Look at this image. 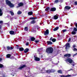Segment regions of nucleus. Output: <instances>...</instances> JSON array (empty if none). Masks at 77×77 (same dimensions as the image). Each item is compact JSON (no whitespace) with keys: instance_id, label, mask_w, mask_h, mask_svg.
<instances>
[{"instance_id":"e2e57ef3","label":"nucleus","mask_w":77,"mask_h":77,"mask_svg":"<svg viewBox=\"0 0 77 77\" xmlns=\"http://www.w3.org/2000/svg\"><path fill=\"white\" fill-rule=\"evenodd\" d=\"M70 26H72V25L71 24Z\"/></svg>"},{"instance_id":"423d86ee","label":"nucleus","mask_w":77,"mask_h":77,"mask_svg":"<svg viewBox=\"0 0 77 77\" xmlns=\"http://www.w3.org/2000/svg\"><path fill=\"white\" fill-rule=\"evenodd\" d=\"M56 11V8L53 7L51 8V10H50V12H54Z\"/></svg>"},{"instance_id":"6ab92c4d","label":"nucleus","mask_w":77,"mask_h":77,"mask_svg":"<svg viewBox=\"0 0 77 77\" xmlns=\"http://www.w3.org/2000/svg\"><path fill=\"white\" fill-rule=\"evenodd\" d=\"M49 9H50V7H48L45 9V11L47 12H48V11H49L48 10H49Z\"/></svg>"},{"instance_id":"13d9d810","label":"nucleus","mask_w":77,"mask_h":77,"mask_svg":"<svg viewBox=\"0 0 77 77\" xmlns=\"http://www.w3.org/2000/svg\"><path fill=\"white\" fill-rule=\"evenodd\" d=\"M40 60V58H39V61Z\"/></svg>"},{"instance_id":"bb28decb","label":"nucleus","mask_w":77,"mask_h":77,"mask_svg":"<svg viewBox=\"0 0 77 77\" xmlns=\"http://www.w3.org/2000/svg\"><path fill=\"white\" fill-rule=\"evenodd\" d=\"M36 23V21H35V20H33L31 22V24H34Z\"/></svg>"},{"instance_id":"4d7b16f0","label":"nucleus","mask_w":77,"mask_h":77,"mask_svg":"<svg viewBox=\"0 0 77 77\" xmlns=\"http://www.w3.org/2000/svg\"><path fill=\"white\" fill-rule=\"evenodd\" d=\"M2 60V58H0V61H1Z\"/></svg>"},{"instance_id":"79ce46f5","label":"nucleus","mask_w":77,"mask_h":77,"mask_svg":"<svg viewBox=\"0 0 77 77\" xmlns=\"http://www.w3.org/2000/svg\"><path fill=\"white\" fill-rule=\"evenodd\" d=\"M73 50V51H77V49L76 48H74Z\"/></svg>"},{"instance_id":"5fc2aeb1","label":"nucleus","mask_w":77,"mask_h":77,"mask_svg":"<svg viewBox=\"0 0 77 77\" xmlns=\"http://www.w3.org/2000/svg\"><path fill=\"white\" fill-rule=\"evenodd\" d=\"M42 57H43V56L41 55V58H42Z\"/></svg>"},{"instance_id":"f257e3e1","label":"nucleus","mask_w":77,"mask_h":77,"mask_svg":"<svg viewBox=\"0 0 77 77\" xmlns=\"http://www.w3.org/2000/svg\"><path fill=\"white\" fill-rule=\"evenodd\" d=\"M45 52L47 54H51L53 52V48L52 47L48 48L46 49Z\"/></svg>"},{"instance_id":"7ed1b4c3","label":"nucleus","mask_w":77,"mask_h":77,"mask_svg":"<svg viewBox=\"0 0 77 77\" xmlns=\"http://www.w3.org/2000/svg\"><path fill=\"white\" fill-rule=\"evenodd\" d=\"M66 60L67 62H69V63H72L73 62V60L70 58L67 59Z\"/></svg>"},{"instance_id":"6e6552de","label":"nucleus","mask_w":77,"mask_h":77,"mask_svg":"<svg viewBox=\"0 0 77 77\" xmlns=\"http://www.w3.org/2000/svg\"><path fill=\"white\" fill-rule=\"evenodd\" d=\"M60 76L61 77H71V75H60Z\"/></svg>"},{"instance_id":"603ef678","label":"nucleus","mask_w":77,"mask_h":77,"mask_svg":"<svg viewBox=\"0 0 77 77\" xmlns=\"http://www.w3.org/2000/svg\"><path fill=\"white\" fill-rule=\"evenodd\" d=\"M3 23V21H0V23Z\"/></svg>"},{"instance_id":"f3484780","label":"nucleus","mask_w":77,"mask_h":77,"mask_svg":"<svg viewBox=\"0 0 77 77\" xmlns=\"http://www.w3.org/2000/svg\"><path fill=\"white\" fill-rule=\"evenodd\" d=\"M58 73H59L60 74H62L63 73L62 72V70H58L57 71Z\"/></svg>"},{"instance_id":"58836bf2","label":"nucleus","mask_w":77,"mask_h":77,"mask_svg":"<svg viewBox=\"0 0 77 77\" xmlns=\"http://www.w3.org/2000/svg\"><path fill=\"white\" fill-rule=\"evenodd\" d=\"M71 38H69V40L68 41V42H70L71 41Z\"/></svg>"},{"instance_id":"f8f14e48","label":"nucleus","mask_w":77,"mask_h":77,"mask_svg":"<svg viewBox=\"0 0 77 77\" xmlns=\"http://www.w3.org/2000/svg\"><path fill=\"white\" fill-rule=\"evenodd\" d=\"M53 18L54 20H57V19H58V16H57V14H56V15H54L53 16Z\"/></svg>"},{"instance_id":"6e6d98bb","label":"nucleus","mask_w":77,"mask_h":77,"mask_svg":"<svg viewBox=\"0 0 77 77\" xmlns=\"http://www.w3.org/2000/svg\"><path fill=\"white\" fill-rule=\"evenodd\" d=\"M42 23H40V25H42Z\"/></svg>"},{"instance_id":"37998d69","label":"nucleus","mask_w":77,"mask_h":77,"mask_svg":"<svg viewBox=\"0 0 77 77\" xmlns=\"http://www.w3.org/2000/svg\"><path fill=\"white\" fill-rule=\"evenodd\" d=\"M76 47V46L75 45H73V46H72V48H75V47Z\"/></svg>"},{"instance_id":"f03ea898","label":"nucleus","mask_w":77,"mask_h":77,"mask_svg":"<svg viewBox=\"0 0 77 77\" xmlns=\"http://www.w3.org/2000/svg\"><path fill=\"white\" fill-rule=\"evenodd\" d=\"M5 2L6 4L9 5V6H10V7H14V5L11 3V2L8 0H6Z\"/></svg>"},{"instance_id":"de8ad7c7","label":"nucleus","mask_w":77,"mask_h":77,"mask_svg":"<svg viewBox=\"0 0 77 77\" xmlns=\"http://www.w3.org/2000/svg\"><path fill=\"white\" fill-rule=\"evenodd\" d=\"M35 42L36 43H38V40H36L35 41Z\"/></svg>"},{"instance_id":"c85d7f7f","label":"nucleus","mask_w":77,"mask_h":77,"mask_svg":"<svg viewBox=\"0 0 77 77\" xmlns=\"http://www.w3.org/2000/svg\"><path fill=\"white\" fill-rule=\"evenodd\" d=\"M19 50L20 51H23L24 50V49L23 48H19Z\"/></svg>"},{"instance_id":"473e14b6","label":"nucleus","mask_w":77,"mask_h":77,"mask_svg":"<svg viewBox=\"0 0 77 77\" xmlns=\"http://www.w3.org/2000/svg\"><path fill=\"white\" fill-rule=\"evenodd\" d=\"M37 18L36 17H32L30 18V19H32V20H35V19H36Z\"/></svg>"},{"instance_id":"4be33fe9","label":"nucleus","mask_w":77,"mask_h":77,"mask_svg":"<svg viewBox=\"0 0 77 77\" xmlns=\"http://www.w3.org/2000/svg\"><path fill=\"white\" fill-rule=\"evenodd\" d=\"M76 34V32L75 31H72L71 32L72 35H75Z\"/></svg>"},{"instance_id":"0eeeda50","label":"nucleus","mask_w":77,"mask_h":77,"mask_svg":"<svg viewBox=\"0 0 77 77\" xmlns=\"http://www.w3.org/2000/svg\"><path fill=\"white\" fill-rule=\"evenodd\" d=\"M71 8V7L67 6H66L64 8V9H65L66 10H69Z\"/></svg>"},{"instance_id":"09e8293b","label":"nucleus","mask_w":77,"mask_h":77,"mask_svg":"<svg viewBox=\"0 0 77 77\" xmlns=\"http://www.w3.org/2000/svg\"><path fill=\"white\" fill-rule=\"evenodd\" d=\"M26 45H29V43L27 42L26 44Z\"/></svg>"},{"instance_id":"8fccbe9b","label":"nucleus","mask_w":77,"mask_h":77,"mask_svg":"<svg viewBox=\"0 0 77 77\" xmlns=\"http://www.w3.org/2000/svg\"><path fill=\"white\" fill-rule=\"evenodd\" d=\"M10 50H12V49H13V48H12V47H10Z\"/></svg>"},{"instance_id":"1a4fd4ad","label":"nucleus","mask_w":77,"mask_h":77,"mask_svg":"<svg viewBox=\"0 0 77 77\" xmlns=\"http://www.w3.org/2000/svg\"><path fill=\"white\" fill-rule=\"evenodd\" d=\"M65 45L66 46L65 49L66 50H67V48L68 47L69 48L70 47V46L69 45V43H67Z\"/></svg>"},{"instance_id":"b1692460","label":"nucleus","mask_w":77,"mask_h":77,"mask_svg":"<svg viewBox=\"0 0 77 77\" xmlns=\"http://www.w3.org/2000/svg\"><path fill=\"white\" fill-rule=\"evenodd\" d=\"M31 39L32 41H33L34 40H35V38L34 37H31Z\"/></svg>"},{"instance_id":"c756f323","label":"nucleus","mask_w":77,"mask_h":77,"mask_svg":"<svg viewBox=\"0 0 77 77\" xmlns=\"http://www.w3.org/2000/svg\"><path fill=\"white\" fill-rule=\"evenodd\" d=\"M7 58H9L10 57H11V55L10 54H8L6 56Z\"/></svg>"},{"instance_id":"f704fd0d","label":"nucleus","mask_w":77,"mask_h":77,"mask_svg":"<svg viewBox=\"0 0 77 77\" xmlns=\"http://www.w3.org/2000/svg\"><path fill=\"white\" fill-rule=\"evenodd\" d=\"M10 13L11 14V15H14V13L12 11H10Z\"/></svg>"},{"instance_id":"39448f33","label":"nucleus","mask_w":77,"mask_h":77,"mask_svg":"<svg viewBox=\"0 0 77 77\" xmlns=\"http://www.w3.org/2000/svg\"><path fill=\"white\" fill-rule=\"evenodd\" d=\"M46 72L48 74H50V73H52L53 72V70L52 69H48L46 70Z\"/></svg>"},{"instance_id":"7c9ffc66","label":"nucleus","mask_w":77,"mask_h":77,"mask_svg":"<svg viewBox=\"0 0 77 77\" xmlns=\"http://www.w3.org/2000/svg\"><path fill=\"white\" fill-rule=\"evenodd\" d=\"M71 64L73 66H75V63L74 62H73Z\"/></svg>"},{"instance_id":"680f3d73","label":"nucleus","mask_w":77,"mask_h":77,"mask_svg":"<svg viewBox=\"0 0 77 77\" xmlns=\"http://www.w3.org/2000/svg\"><path fill=\"white\" fill-rule=\"evenodd\" d=\"M58 37H59V35H58Z\"/></svg>"},{"instance_id":"72a5a7b5","label":"nucleus","mask_w":77,"mask_h":77,"mask_svg":"<svg viewBox=\"0 0 77 77\" xmlns=\"http://www.w3.org/2000/svg\"><path fill=\"white\" fill-rule=\"evenodd\" d=\"M59 2V0H56L54 1L55 3H57Z\"/></svg>"},{"instance_id":"0e129e2a","label":"nucleus","mask_w":77,"mask_h":77,"mask_svg":"<svg viewBox=\"0 0 77 77\" xmlns=\"http://www.w3.org/2000/svg\"><path fill=\"white\" fill-rule=\"evenodd\" d=\"M40 37H39V38L40 39H41V38H40Z\"/></svg>"},{"instance_id":"052dcab7","label":"nucleus","mask_w":77,"mask_h":77,"mask_svg":"<svg viewBox=\"0 0 77 77\" xmlns=\"http://www.w3.org/2000/svg\"><path fill=\"white\" fill-rule=\"evenodd\" d=\"M70 29H72V27H71Z\"/></svg>"},{"instance_id":"393cba45","label":"nucleus","mask_w":77,"mask_h":77,"mask_svg":"<svg viewBox=\"0 0 77 77\" xmlns=\"http://www.w3.org/2000/svg\"><path fill=\"white\" fill-rule=\"evenodd\" d=\"M28 14L29 15H32L33 14V12H29L28 13Z\"/></svg>"},{"instance_id":"2eb2a0df","label":"nucleus","mask_w":77,"mask_h":77,"mask_svg":"<svg viewBox=\"0 0 77 77\" xmlns=\"http://www.w3.org/2000/svg\"><path fill=\"white\" fill-rule=\"evenodd\" d=\"M47 43L48 44V45H51V44H53V43L50 41H47Z\"/></svg>"},{"instance_id":"20e7f679","label":"nucleus","mask_w":77,"mask_h":77,"mask_svg":"<svg viewBox=\"0 0 77 77\" xmlns=\"http://www.w3.org/2000/svg\"><path fill=\"white\" fill-rule=\"evenodd\" d=\"M44 35H49V30L48 29H46L45 32L44 33Z\"/></svg>"},{"instance_id":"a18cd8bd","label":"nucleus","mask_w":77,"mask_h":77,"mask_svg":"<svg viewBox=\"0 0 77 77\" xmlns=\"http://www.w3.org/2000/svg\"><path fill=\"white\" fill-rule=\"evenodd\" d=\"M61 37H58V39L59 40H60V39H61Z\"/></svg>"},{"instance_id":"dca6fc26","label":"nucleus","mask_w":77,"mask_h":77,"mask_svg":"<svg viewBox=\"0 0 77 77\" xmlns=\"http://www.w3.org/2000/svg\"><path fill=\"white\" fill-rule=\"evenodd\" d=\"M9 33L11 35H15V34L14 33V31H11Z\"/></svg>"},{"instance_id":"ea45409f","label":"nucleus","mask_w":77,"mask_h":77,"mask_svg":"<svg viewBox=\"0 0 77 77\" xmlns=\"http://www.w3.org/2000/svg\"><path fill=\"white\" fill-rule=\"evenodd\" d=\"M7 48L8 50H10L11 49V48H10V47H9V46H7Z\"/></svg>"},{"instance_id":"ddd939ff","label":"nucleus","mask_w":77,"mask_h":77,"mask_svg":"<svg viewBox=\"0 0 77 77\" xmlns=\"http://www.w3.org/2000/svg\"><path fill=\"white\" fill-rule=\"evenodd\" d=\"M26 66L25 65H23L22 66H20L19 68V69H22L23 68H24Z\"/></svg>"},{"instance_id":"4c0bfd02","label":"nucleus","mask_w":77,"mask_h":77,"mask_svg":"<svg viewBox=\"0 0 77 77\" xmlns=\"http://www.w3.org/2000/svg\"><path fill=\"white\" fill-rule=\"evenodd\" d=\"M3 65L0 64V68H3Z\"/></svg>"},{"instance_id":"864d4df0","label":"nucleus","mask_w":77,"mask_h":77,"mask_svg":"<svg viewBox=\"0 0 77 77\" xmlns=\"http://www.w3.org/2000/svg\"><path fill=\"white\" fill-rule=\"evenodd\" d=\"M75 55H76V54H74L73 56H72V57H74V56H75Z\"/></svg>"},{"instance_id":"2f4dec72","label":"nucleus","mask_w":77,"mask_h":77,"mask_svg":"<svg viewBox=\"0 0 77 77\" xmlns=\"http://www.w3.org/2000/svg\"><path fill=\"white\" fill-rule=\"evenodd\" d=\"M22 13L20 11L17 12V14H18V15H20V14H21Z\"/></svg>"},{"instance_id":"a19ab883","label":"nucleus","mask_w":77,"mask_h":77,"mask_svg":"<svg viewBox=\"0 0 77 77\" xmlns=\"http://www.w3.org/2000/svg\"><path fill=\"white\" fill-rule=\"evenodd\" d=\"M62 32H66V29H63L62 30Z\"/></svg>"},{"instance_id":"9b49d317","label":"nucleus","mask_w":77,"mask_h":77,"mask_svg":"<svg viewBox=\"0 0 77 77\" xmlns=\"http://www.w3.org/2000/svg\"><path fill=\"white\" fill-rule=\"evenodd\" d=\"M64 57H67L68 56V57H69L71 56V54H67L64 55Z\"/></svg>"},{"instance_id":"5701e85b","label":"nucleus","mask_w":77,"mask_h":77,"mask_svg":"<svg viewBox=\"0 0 77 77\" xmlns=\"http://www.w3.org/2000/svg\"><path fill=\"white\" fill-rule=\"evenodd\" d=\"M29 51V49L26 48L25 49L24 51V53H27V52Z\"/></svg>"},{"instance_id":"bf43d9fd","label":"nucleus","mask_w":77,"mask_h":77,"mask_svg":"<svg viewBox=\"0 0 77 77\" xmlns=\"http://www.w3.org/2000/svg\"><path fill=\"white\" fill-rule=\"evenodd\" d=\"M1 27H2V26H0V29L1 28Z\"/></svg>"},{"instance_id":"49530a36","label":"nucleus","mask_w":77,"mask_h":77,"mask_svg":"<svg viewBox=\"0 0 77 77\" xmlns=\"http://www.w3.org/2000/svg\"><path fill=\"white\" fill-rule=\"evenodd\" d=\"M71 70H72V69H70L68 70V71H70Z\"/></svg>"},{"instance_id":"3c124183","label":"nucleus","mask_w":77,"mask_h":77,"mask_svg":"<svg viewBox=\"0 0 77 77\" xmlns=\"http://www.w3.org/2000/svg\"><path fill=\"white\" fill-rule=\"evenodd\" d=\"M75 26L77 28V23L75 24Z\"/></svg>"},{"instance_id":"4468645a","label":"nucleus","mask_w":77,"mask_h":77,"mask_svg":"<svg viewBox=\"0 0 77 77\" xmlns=\"http://www.w3.org/2000/svg\"><path fill=\"white\" fill-rule=\"evenodd\" d=\"M45 67H44L40 71L41 72H44L45 71Z\"/></svg>"},{"instance_id":"e433bc0d","label":"nucleus","mask_w":77,"mask_h":77,"mask_svg":"<svg viewBox=\"0 0 77 77\" xmlns=\"http://www.w3.org/2000/svg\"><path fill=\"white\" fill-rule=\"evenodd\" d=\"M24 29L26 31H27L28 30V28H27V27H25V28Z\"/></svg>"},{"instance_id":"69168bd1","label":"nucleus","mask_w":77,"mask_h":77,"mask_svg":"<svg viewBox=\"0 0 77 77\" xmlns=\"http://www.w3.org/2000/svg\"><path fill=\"white\" fill-rule=\"evenodd\" d=\"M13 76H14V75H13Z\"/></svg>"},{"instance_id":"a211bd4d","label":"nucleus","mask_w":77,"mask_h":77,"mask_svg":"<svg viewBox=\"0 0 77 77\" xmlns=\"http://www.w3.org/2000/svg\"><path fill=\"white\" fill-rule=\"evenodd\" d=\"M3 15V12L1 9L0 8V16H2Z\"/></svg>"},{"instance_id":"aec40b11","label":"nucleus","mask_w":77,"mask_h":77,"mask_svg":"<svg viewBox=\"0 0 77 77\" xmlns=\"http://www.w3.org/2000/svg\"><path fill=\"white\" fill-rule=\"evenodd\" d=\"M19 7H20V6H21L23 5V3H20L18 4Z\"/></svg>"},{"instance_id":"cd10ccee","label":"nucleus","mask_w":77,"mask_h":77,"mask_svg":"<svg viewBox=\"0 0 77 77\" xmlns=\"http://www.w3.org/2000/svg\"><path fill=\"white\" fill-rule=\"evenodd\" d=\"M73 31L74 32H77V29L76 27H74L73 29Z\"/></svg>"},{"instance_id":"a878e982","label":"nucleus","mask_w":77,"mask_h":77,"mask_svg":"<svg viewBox=\"0 0 77 77\" xmlns=\"http://www.w3.org/2000/svg\"><path fill=\"white\" fill-rule=\"evenodd\" d=\"M56 38H53L52 39V41L53 42H56Z\"/></svg>"},{"instance_id":"c9c22d12","label":"nucleus","mask_w":77,"mask_h":77,"mask_svg":"<svg viewBox=\"0 0 77 77\" xmlns=\"http://www.w3.org/2000/svg\"><path fill=\"white\" fill-rule=\"evenodd\" d=\"M74 5H75V6H77V1H75L74 2Z\"/></svg>"},{"instance_id":"9d476101","label":"nucleus","mask_w":77,"mask_h":77,"mask_svg":"<svg viewBox=\"0 0 77 77\" xmlns=\"http://www.w3.org/2000/svg\"><path fill=\"white\" fill-rule=\"evenodd\" d=\"M34 57L35 60L36 61H39V58L36 57V56L34 55Z\"/></svg>"},{"instance_id":"c03bdc74","label":"nucleus","mask_w":77,"mask_h":77,"mask_svg":"<svg viewBox=\"0 0 77 77\" xmlns=\"http://www.w3.org/2000/svg\"><path fill=\"white\" fill-rule=\"evenodd\" d=\"M52 37H51L50 39V41H52V39H52Z\"/></svg>"},{"instance_id":"338daca9","label":"nucleus","mask_w":77,"mask_h":77,"mask_svg":"<svg viewBox=\"0 0 77 77\" xmlns=\"http://www.w3.org/2000/svg\"><path fill=\"white\" fill-rule=\"evenodd\" d=\"M17 46H18V45H17Z\"/></svg>"},{"instance_id":"412c9836","label":"nucleus","mask_w":77,"mask_h":77,"mask_svg":"<svg viewBox=\"0 0 77 77\" xmlns=\"http://www.w3.org/2000/svg\"><path fill=\"white\" fill-rule=\"evenodd\" d=\"M59 29V27L57 26L55 28H54V31H56V30H57V29Z\"/></svg>"}]
</instances>
